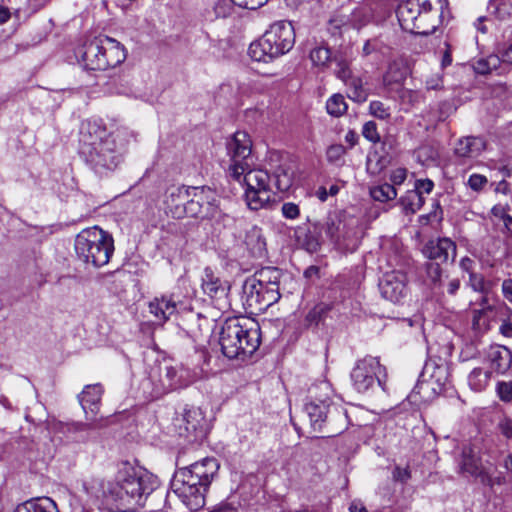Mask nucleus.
Masks as SVG:
<instances>
[{"instance_id": "obj_1", "label": "nucleus", "mask_w": 512, "mask_h": 512, "mask_svg": "<svg viewBox=\"0 0 512 512\" xmlns=\"http://www.w3.org/2000/svg\"><path fill=\"white\" fill-rule=\"evenodd\" d=\"M158 478L141 466L122 462L113 479L91 478L83 488L100 508L108 512H138L147 508L149 512L159 509L153 504L163 494L157 492Z\"/></svg>"}, {"instance_id": "obj_2", "label": "nucleus", "mask_w": 512, "mask_h": 512, "mask_svg": "<svg viewBox=\"0 0 512 512\" xmlns=\"http://www.w3.org/2000/svg\"><path fill=\"white\" fill-rule=\"evenodd\" d=\"M230 164L227 174L245 186V200L251 210H259L271 200V176L266 170L251 169L252 141L245 131H237L227 142Z\"/></svg>"}, {"instance_id": "obj_3", "label": "nucleus", "mask_w": 512, "mask_h": 512, "mask_svg": "<svg viewBox=\"0 0 512 512\" xmlns=\"http://www.w3.org/2000/svg\"><path fill=\"white\" fill-rule=\"evenodd\" d=\"M79 144L80 156L100 176L119 168L127 153L125 135L108 132L101 120L82 123Z\"/></svg>"}, {"instance_id": "obj_4", "label": "nucleus", "mask_w": 512, "mask_h": 512, "mask_svg": "<svg viewBox=\"0 0 512 512\" xmlns=\"http://www.w3.org/2000/svg\"><path fill=\"white\" fill-rule=\"evenodd\" d=\"M219 467L215 458L206 457L180 468L173 476L171 488L191 510H198L205 505L206 493Z\"/></svg>"}, {"instance_id": "obj_5", "label": "nucleus", "mask_w": 512, "mask_h": 512, "mask_svg": "<svg viewBox=\"0 0 512 512\" xmlns=\"http://www.w3.org/2000/svg\"><path fill=\"white\" fill-rule=\"evenodd\" d=\"M261 330L257 322L227 319L219 334L221 351L229 359L250 357L260 346Z\"/></svg>"}, {"instance_id": "obj_6", "label": "nucleus", "mask_w": 512, "mask_h": 512, "mask_svg": "<svg viewBox=\"0 0 512 512\" xmlns=\"http://www.w3.org/2000/svg\"><path fill=\"white\" fill-rule=\"evenodd\" d=\"M124 46L114 38L96 37L86 42L77 52L79 63L86 70L104 71L125 61Z\"/></svg>"}, {"instance_id": "obj_7", "label": "nucleus", "mask_w": 512, "mask_h": 512, "mask_svg": "<svg viewBox=\"0 0 512 512\" xmlns=\"http://www.w3.org/2000/svg\"><path fill=\"white\" fill-rule=\"evenodd\" d=\"M295 44V31L288 21L273 23L264 35L250 44L249 56L258 62H268L288 53Z\"/></svg>"}, {"instance_id": "obj_8", "label": "nucleus", "mask_w": 512, "mask_h": 512, "mask_svg": "<svg viewBox=\"0 0 512 512\" xmlns=\"http://www.w3.org/2000/svg\"><path fill=\"white\" fill-rule=\"evenodd\" d=\"M193 373L183 366L158 364L151 367L148 376L141 382V389L149 400L181 388L193 382Z\"/></svg>"}, {"instance_id": "obj_9", "label": "nucleus", "mask_w": 512, "mask_h": 512, "mask_svg": "<svg viewBox=\"0 0 512 512\" xmlns=\"http://www.w3.org/2000/svg\"><path fill=\"white\" fill-rule=\"evenodd\" d=\"M75 251L81 261L100 268L109 263L114 252V240L98 226L89 227L76 236Z\"/></svg>"}, {"instance_id": "obj_10", "label": "nucleus", "mask_w": 512, "mask_h": 512, "mask_svg": "<svg viewBox=\"0 0 512 512\" xmlns=\"http://www.w3.org/2000/svg\"><path fill=\"white\" fill-rule=\"evenodd\" d=\"M310 426L314 432L324 433L323 437H334L348 428L347 411L328 400L309 401L304 406Z\"/></svg>"}, {"instance_id": "obj_11", "label": "nucleus", "mask_w": 512, "mask_h": 512, "mask_svg": "<svg viewBox=\"0 0 512 512\" xmlns=\"http://www.w3.org/2000/svg\"><path fill=\"white\" fill-rule=\"evenodd\" d=\"M457 247L450 238L442 237L429 240L422 248V253L428 260L425 264L427 278L433 288L440 287L443 274L442 265L455 260Z\"/></svg>"}, {"instance_id": "obj_12", "label": "nucleus", "mask_w": 512, "mask_h": 512, "mask_svg": "<svg viewBox=\"0 0 512 512\" xmlns=\"http://www.w3.org/2000/svg\"><path fill=\"white\" fill-rule=\"evenodd\" d=\"M321 227L338 251L352 253L358 248L360 239L355 225L344 220L339 212L330 213Z\"/></svg>"}, {"instance_id": "obj_13", "label": "nucleus", "mask_w": 512, "mask_h": 512, "mask_svg": "<svg viewBox=\"0 0 512 512\" xmlns=\"http://www.w3.org/2000/svg\"><path fill=\"white\" fill-rule=\"evenodd\" d=\"M387 373L377 357L367 356L359 360L351 372V380L354 388L364 393L369 389L379 386L385 390Z\"/></svg>"}, {"instance_id": "obj_14", "label": "nucleus", "mask_w": 512, "mask_h": 512, "mask_svg": "<svg viewBox=\"0 0 512 512\" xmlns=\"http://www.w3.org/2000/svg\"><path fill=\"white\" fill-rule=\"evenodd\" d=\"M408 6H399L396 14L403 30L419 35H430L436 31L442 23V15L422 13L421 10L409 11Z\"/></svg>"}, {"instance_id": "obj_15", "label": "nucleus", "mask_w": 512, "mask_h": 512, "mask_svg": "<svg viewBox=\"0 0 512 512\" xmlns=\"http://www.w3.org/2000/svg\"><path fill=\"white\" fill-rule=\"evenodd\" d=\"M281 298L280 292L267 289L256 283V280L247 278L242 287V300L246 309L251 313H261L266 311Z\"/></svg>"}, {"instance_id": "obj_16", "label": "nucleus", "mask_w": 512, "mask_h": 512, "mask_svg": "<svg viewBox=\"0 0 512 512\" xmlns=\"http://www.w3.org/2000/svg\"><path fill=\"white\" fill-rule=\"evenodd\" d=\"M174 426L179 436L188 442L202 441L207 433L204 414L198 407L185 408L181 417L175 419Z\"/></svg>"}, {"instance_id": "obj_17", "label": "nucleus", "mask_w": 512, "mask_h": 512, "mask_svg": "<svg viewBox=\"0 0 512 512\" xmlns=\"http://www.w3.org/2000/svg\"><path fill=\"white\" fill-rule=\"evenodd\" d=\"M185 305V296L182 295L179 289H175L169 294L155 297L149 302L148 308L157 322L164 323L180 309L185 308Z\"/></svg>"}, {"instance_id": "obj_18", "label": "nucleus", "mask_w": 512, "mask_h": 512, "mask_svg": "<svg viewBox=\"0 0 512 512\" xmlns=\"http://www.w3.org/2000/svg\"><path fill=\"white\" fill-rule=\"evenodd\" d=\"M379 290L383 298L393 302H400L407 294V276L399 270L383 274L379 282Z\"/></svg>"}, {"instance_id": "obj_19", "label": "nucleus", "mask_w": 512, "mask_h": 512, "mask_svg": "<svg viewBox=\"0 0 512 512\" xmlns=\"http://www.w3.org/2000/svg\"><path fill=\"white\" fill-rule=\"evenodd\" d=\"M190 196V188L185 186H171L167 188L164 197L166 213L175 219H181L185 200Z\"/></svg>"}, {"instance_id": "obj_20", "label": "nucleus", "mask_w": 512, "mask_h": 512, "mask_svg": "<svg viewBox=\"0 0 512 512\" xmlns=\"http://www.w3.org/2000/svg\"><path fill=\"white\" fill-rule=\"evenodd\" d=\"M486 359L491 373L505 374L511 368L512 352L506 346L492 345L486 352Z\"/></svg>"}, {"instance_id": "obj_21", "label": "nucleus", "mask_w": 512, "mask_h": 512, "mask_svg": "<svg viewBox=\"0 0 512 512\" xmlns=\"http://www.w3.org/2000/svg\"><path fill=\"white\" fill-rule=\"evenodd\" d=\"M229 289V283L215 275L211 268L207 267L204 269L202 290L206 295L211 299L222 300L226 298Z\"/></svg>"}, {"instance_id": "obj_22", "label": "nucleus", "mask_w": 512, "mask_h": 512, "mask_svg": "<svg viewBox=\"0 0 512 512\" xmlns=\"http://www.w3.org/2000/svg\"><path fill=\"white\" fill-rule=\"evenodd\" d=\"M486 143L481 137H463L455 145L454 153L460 158H476L485 149Z\"/></svg>"}, {"instance_id": "obj_23", "label": "nucleus", "mask_w": 512, "mask_h": 512, "mask_svg": "<svg viewBox=\"0 0 512 512\" xmlns=\"http://www.w3.org/2000/svg\"><path fill=\"white\" fill-rule=\"evenodd\" d=\"M244 243L253 257L263 258L266 255V240L258 226H252L246 231Z\"/></svg>"}, {"instance_id": "obj_24", "label": "nucleus", "mask_w": 512, "mask_h": 512, "mask_svg": "<svg viewBox=\"0 0 512 512\" xmlns=\"http://www.w3.org/2000/svg\"><path fill=\"white\" fill-rule=\"evenodd\" d=\"M103 388L100 384H92L85 386L79 396L80 404L84 411L96 414L99 410Z\"/></svg>"}, {"instance_id": "obj_25", "label": "nucleus", "mask_w": 512, "mask_h": 512, "mask_svg": "<svg viewBox=\"0 0 512 512\" xmlns=\"http://www.w3.org/2000/svg\"><path fill=\"white\" fill-rule=\"evenodd\" d=\"M282 276V272L280 269L276 267H263L259 271H257L252 277H249L251 280H256V283L261 286L267 287V289L275 290V292H280V278Z\"/></svg>"}, {"instance_id": "obj_26", "label": "nucleus", "mask_w": 512, "mask_h": 512, "mask_svg": "<svg viewBox=\"0 0 512 512\" xmlns=\"http://www.w3.org/2000/svg\"><path fill=\"white\" fill-rule=\"evenodd\" d=\"M205 190L206 188L204 187L190 188L191 196L185 200L181 219L184 217L198 218L199 214H201V205L204 203L203 201L206 200Z\"/></svg>"}, {"instance_id": "obj_27", "label": "nucleus", "mask_w": 512, "mask_h": 512, "mask_svg": "<svg viewBox=\"0 0 512 512\" xmlns=\"http://www.w3.org/2000/svg\"><path fill=\"white\" fill-rule=\"evenodd\" d=\"M14 512H59V510L51 498L44 497L19 504Z\"/></svg>"}, {"instance_id": "obj_28", "label": "nucleus", "mask_w": 512, "mask_h": 512, "mask_svg": "<svg viewBox=\"0 0 512 512\" xmlns=\"http://www.w3.org/2000/svg\"><path fill=\"white\" fill-rule=\"evenodd\" d=\"M459 466L462 473L473 477L482 469L479 457L470 447L463 448Z\"/></svg>"}, {"instance_id": "obj_29", "label": "nucleus", "mask_w": 512, "mask_h": 512, "mask_svg": "<svg viewBox=\"0 0 512 512\" xmlns=\"http://www.w3.org/2000/svg\"><path fill=\"white\" fill-rule=\"evenodd\" d=\"M447 4L446 0H415L407 1L400 6H408L409 11L421 10L422 13L433 14L434 12L439 13L443 16V8Z\"/></svg>"}, {"instance_id": "obj_30", "label": "nucleus", "mask_w": 512, "mask_h": 512, "mask_svg": "<svg viewBox=\"0 0 512 512\" xmlns=\"http://www.w3.org/2000/svg\"><path fill=\"white\" fill-rule=\"evenodd\" d=\"M296 241L309 252H316L321 245V237L315 235L304 226H298L294 230Z\"/></svg>"}, {"instance_id": "obj_31", "label": "nucleus", "mask_w": 512, "mask_h": 512, "mask_svg": "<svg viewBox=\"0 0 512 512\" xmlns=\"http://www.w3.org/2000/svg\"><path fill=\"white\" fill-rule=\"evenodd\" d=\"M279 192L288 191L293 184V172L287 165H279L274 171L271 180Z\"/></svg>"}, {"instance_id": "obj_32", "label": "nucleus", "mask_w": 512, "mask_h": 512, "mask_svg": "<svg viewBox=\"0 0 512 512\" xmlns=\"http://www.w3.org/2000/svg\"><path fill=\"white\" fill-rule=\"evenodd\" d=\"M345 85L348 89V97L357 102L363 103L367 100L368 91L364 87L363 81L359 77H350L347 81H344Z\"/></svg>"}, {"instance_id": "obj_33", "label": "nucleus", "mask_w": 512, "mask_h": 512, "mask_svg": "<svg viewBox=\"0 0 512 512\" xmlns=\"http://www.w3.org/2000/svg\"><path fill=\"white\" fill-rule=\"evenodd\" d=\"M480 306V309L473 311L472 325L474 329H481L487 326L493 312V306L488 303L486 297H482Z\"/></svg>"}, {"instance_id": "obj_34", "label": "nucleus", "mask_w": 512, "mask_h": 512, "mask_svg": "<svg viewBox=\"0 0 512 512\" xmlns=\"http://www.w3.org/2000/svg\"><path fill=\"white\" fill-rule=\"evenodd\" d=\"M205 198L206 200H204V203L201 205V214H199L198 218L212 221L220 208L219 200L217 199L214 191H212L210 188H206Z\"/></svg>"}, {"instance_id": "obj_35", "label": "nucleus", "mask_w": 512, "mask_h": 512, "mask_svg": "<svg viewBox=\"0 0 512 512\" xmlns=\"http://www.w3.org/2000/svg\"><path fill=\"white\" fill-rule=\"evenodd\" d=\"M399 202L407 213H416L421 209L425 200L415 189L408 190L400 197Z\"/></svg>"}, {"instance_id": "obj_36", "label": "nucleus", "mask_w": 512, "mask_h": 512, "mask_svg": "<svg viewBox=\"0 0 512 512\" xmlns=\"http://www.w3.org/2000/svg\"><path fill=\"white\" fill-rule=\"evenodd\" d=\"M332 310V304L320 302L316 304L306 315L305 321L309 326H318L325 320L328 313Z\"/></svg>"}, {"instance_id": "obj_37", "label": "nucleus", "mask_w": 512, "mask_h": 512, "mask_svg": "<svg viewBox=\"0 0 512 512\" xmlns=\"http://www.w3.org/2000/svg\"><path fill=\"white\" fill-rule=\"evenodd\" d=\"M491 377V371H483L481 368H474L468 376L470 388L480 392L486 388Z\"/></svg>"}, {"instance_id": "obj_38", "label": "nucleus", "mask_w": 512, "mask_h": 512, "mask_svg": "<svg viewBox=\"0 0 512 512\" xmlns=\"http://www.w3.org/2000/svg\"><path fill=\"white\" fill-rule=\"evenodd\" d=\"M331 51L326 46H318L311 50L310 59L314 66L321 69L328 67V64L333 61Z\"/></svg>"}, {"instance_id": "obj_39", "label": "nucleus", "mask_w": 512, "mask_h": 512, "mask_svg": "<svg viewBox=\"0 0 512 512\" xmlns=\"http://www.w3.org/2000/svg\"><path fill=\"white\" fill-rule=\"evenodd\" d=\"M370 195L375 201L386 202L397 197V191L392 184L384 183L371 188Z\"/></svg>"}, {"instance_id": "obj_40", "label": "nucleus", "mask_w": 512, "mask_h": 512, "mask_svg": "<svg viewBox=\"0 0 512 512\" xmlns=\"http://www.w3.org/2000/svg\"><path fill=\"white\" fill-rule=\"evenodd\" d=\"M348 109V105L342 94H333L326 102L328 114L334 117L342 116Z\"/></svg>"}, {"instance_id": "obj_41", "label": "nucleus", "mask_w": 512, "mask_h": 512, "mask_svg": "<svg viewBox=\"0 0 512 512\" xmlns=\"http://www.w3.org/2000/svg\"><path fill=\"white\" fill-rule=\"evenodd\" d=\"M500 64L498 55H490L487 58H481L474 64V70L477 74L486 75L497 69Z\"/></svg>"}, {"instance_id": "obj_42", "label": "nucleus", "mask_w": 512, "mask_h": 512, "mask_svg": "<svg viewBox=\"0 0 512 512\" xmlns=\"http://www.w3.org/2000/svg\"><path fill=\"white\" fill-rule=\"evenodd\" d=\"M432 389L434 388L432 387L431 380H419L415 387L413 388L412 393L410 394L409 397L413 399V401H417L416 397L418 395L419 400L427 401L430 399Z\"/></svg>"}, {"instance_id": "obj_43", "label": "nucleus", "mask_w": 512, "mask_h": 512, "mask_svg": "<svg viewBox=\"0 0 512 512\" xmlns=\"http://www.w3.org/2000/svg\"><path fill=\"white\" fill-rule=\"evenodd\" d=\"M383 36L368 39L362 48V55L363 56H369L374 52H381L383 53L385 49L389 48V44L384 42L382 39Z\"/></svg>"}, {"instance_id": "obj_44", "label": "nucleus", "mask_w": 512, "mask_h": 512, "mask_svg": "<svg viewBox=\"0 0 512 512\" xmlns=\"http://www.w3.org/2000/svg\"><path fill=\"white\" fill-rule=\"evenodd\" d=\"M333 61L336 63L334 73L340 80L347 81L352 77V72L349 66V62L341 56L334 55Z\"/></svg>"}, {"instance_id": "obj_45", "label": "nucleus", "mask_w": 512, "mask_h": 512, "mask_svg": "<svg viewBox=\"0 0 512 512\" xmlns=\"http://www.w3.org/2000/svg\"><path fill=\"white\" fill-rule=\"evenodd\" d=\"M369 111L372 116L380 120H387L391 116L390 106L385 105L382 101L379 100L370 102Z\"/></svg>"}, {"instance_id": "obj_46", "label": "nucleus", "mask_w": 512, "mask_h": 512, "mask_svg": "<svg viewBox=\"0 0 512 512\" xmlns=\"http://www.w3.org/2000/svg\"><path fill=\"white\" fill-rule=\"evenodd\" d=\"M496 394L502 402L512 401V382L499 381L496 384Z\"/></svg>"}, {"instance_id": "obj_47", "label": "nucleus", "mask_w": 512, "mask_h": 512, "mask_svg": "<svg viewBox=\"0 0 512 512\" xmlns=\"http://www.w3.org/2000/svg\"><path fill=\"white\" fill-rule=\"evenodd\" d=\"M362 135L372 143H377L380 141V135L377 131V125L373 121H368L363 125Z\"/></svg>"}, {"instance_id": "obj_48", "label": "nucleus", "mask_w": 512, "mask_h": 512, "mask_svg": "<svg viewBox=\"0 0 512 512\" xmlns=\"http://www.w3.org/2000/svg\"><path fill=\"white\" fill-rule=\"evenodd\" d=\"M213 223L218 226H222L223 228L232 227L234 225L235 219L231 215L224 213L220 208L217 211L214 219H212Z\"/></svg>"}, {"instance_id": "obj_49", "label": "nucleus", "mask_w": 512, "mask_h": 512, "mask_svg": "<svg viewBox=\"0 0 512 512\" xmlns=\"http://www.w3.org/2000/svg\"><path fill=\"white\" fill-rule=\"evenodd\" d=\"M282 215L286 219L294 220L300 216V208L293 202H285L281 207Z\"/></svg>"}, {"instance_id": "obj_50", "label": "nucleus", "mask_w": 512, "mask_h": 512, "mask_svg": "<svg viewBox=\"0 0 512 512\" xmlns=\"http://www.w3.org/2000/svg\"><path fill=\"white\" fill-rule=\"evenodd\" d=\"M346 153V148L341 144H333L327 149V159L330 162L339 161Z\"/></svg>"}, {"instance_id": "obj_51", "label": "nucleus", "mask_w": 512, "mask_h": 512, "mask_svg": "<svg viewBox=\"0 0 512 512\" xmlns=\"http://www.w3.org/2000/svg\"><path fill=\"white\" fill-rule=\"evenodd\" d=\"M487 182L488 180L484 175L475 173L470 175L467 184L473 191L479 192L484 188Z\"/></svg>"}, {"instance_id": "obj_52", "label": "nucleus", "mask_w": 512, "mask_h": 512, "mask_svg": "<svg viewBox=\"0 0 512 512\" xmlns=\"http://www.w3.org/2000/svg\"><path fill=\"white\" fill-rule=\"evenodd\" d=\"M434 188V183L430 179H418L415 181L414 189L419 192L421 196L424 193L429 194Z\"/></svg>"}, {"instance_id": "obj_53", "label": "nucleus", "mask_w": 512, "mask_h": 512, "mask_svg": "<svg viewBox=\"0 0 512 512\" xmlns=\"http://www.w3.org/2000/svg\"><path fill=\"white\" fill-rule=\"evenodd\" d=\"M234 5L246 9H257L267 3L268 0H230Z\"/></svg>"}, {"instance_id": "obj_54", "label": "nucleus", "mask_w": 512, "mask_h": 512, "mask_svg": "<svg viewBox=\"0 0 512 512\" xmlns=\"http://www.w3.org/2000/svg\"><path fill=\"white\" fill-rule=\"evenodd\" d=\"M392 477L397 482L406 483L411 478V472L408 468L396 466L393 469Z\"/></svg>"}, {"instance_id": "obj_55", "label": "nucleus", "mask_w": 512, "mask_h": 512, "mask_svg": "<svg viewBox=\"0 0 512 512\" xmlns=\"http://www.w3.org/2000/svg\"><path fill=\"white\" fill-rule=\"evenodd\" d=\"M469 284L474 291L483 292L485 290L484 278L480 274L471 273L469 275Z\"/></svg>"}, {"instance_id": "obj_56", "label": "nucleus", "mask_w": 512, "mask_h": 512, "mask_svg": "<svg viewBox=\"0 0 512 512\" xmlns=\"http://www.w3.org/2000/svg\"><path fill=\"white\" fill-rule=\"evenodd\" d=\"M346 20L343 17H334L329 20L328 30L333 34H340V29L344 26Z\"/></svg>"}, {"instance_id": "obj_57", "label": "nucleus", "mask_w": 512, "mask_h": 512, "mask_svg": "<svg viewBox=\"0 0 512 512\" xmlns=\"http://www.w3.org/2000/svg\"><path fill=\"white\" fill-rule=\"evenodd\" d=\"M498 426L502 435H504L508 439L512 438V419L504 417L499 422Z\"/></svg>"}, {"instance_id": "obj_58", "label": "nucleus", "mask_w": 512, "mask_h": 512, "mask_svg": "<svg viewBox=\"0 0 512 512\" xmlns=\"http://www.w3.org/2000/svg\"><path fill=\"white\" fill-rule=\"evenodd\" d=\"M406 177V169L399 168L393 171L390 179L392 181V185L394 186L402 184L405 181Z\"/></svg>"}, {"instance_id": "obj_59", "label": "nucleus", "mask_w": 512, "mask_h": 512, "mask_svg": "<svg viewBox=\"0 0 512 512\" xmlns=\"http://www.w3.org/2000/svg\"><path fill=\"white\" fill-rule=\"evenodd\" d=\"M500 63L512 64V42L499 50Z\"/></svg>"}, {"instance_id": "obj_60", "label": "nucleus", "mask_w": 512, "mask_h": 512, "mask_svg": "<svg viewBox=\"0 0 512 512\" xmlns=\"http://www.w3.org/2000/svg\"><path fill=\"white\" fill-rule=\"evenodd\" d=\"M66 428L69 433L78 434L89 430L91 428V425L86 423H73L67 425Z\"/></svg>"}, {"instance_id": "obj_61", "label": "nucleus", "mask_w": 512, "mask_h": 512, "mask_svg": "<svg viewBox=\"0 0 512 512\" xmlns=\"http://www.w3.org/2000/svg\"><path fill=\"white\" fill-rule=\"evenodd\" d=\"M502 293L505 299L512 302V279H505L502 283Z\"/></svg>"}, {"instance_id": "obj_62", "label": "nucleus", "mask_w": 512, "mask_h": 512, "mask_svg": "<svg viewBox=\"0 0 512 512\" xmlns=\"http://www.w3.org/2000/svg\"><path fill=\"white\" fill-rule=\"evenodd\" d=\"M474 264H475V262H474V260H472L471 258H469V257H463V258L460 260L459 266H460V268H461L463 271H465V272L469 273V275H470L471 273H474V271H473Z\"/></svg>"}, {"instance_id": "obj_63", "label": "nucleus", "mask_w": 512, "mask_h": 512, "mask_svg": "<svg viewBox=\"0 0 512 512\" xmlns=\"http://www.w3.org/2000/svg\"><path fill=\"white\" fill-rule=\"evenodd\" d=\"M474 477L478 478L483 485L492 488V475L483 468L479 471V474H476Z\"/></svg>"}, {"instance_id": "obj_64", "label": "nucleus", "mask_w": 512, "mask_h": 512, "mask_svg": "<svg viewBox=\"0 0 512 512\" xmlns=\"http://www.w3.org/2000/svg\"><path fill=\"white\" fill-rule=\"evenodd\" d=\"M212 512H236V508L231 503L222 502Z\"/></svg>"}]
</instances>
